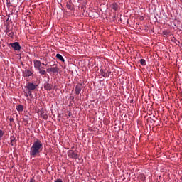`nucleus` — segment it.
Listing matches in <instances>:
<instances>
[{
  "mask_svg": "<svg viewBox=\"0 0 182 182\" xmlns=\"http://www.w3.org/2000/svg\"><path fill=\"white\" fill-rule=\"evenodd\" d=\"M43 149V144L39 139H36L30 149L31 157H39L42 150Z\"/></svg>",
  "mask_w": 182,
  "mask_h": 182,
  "instance_id": "obj_1",
  "label": "nucleus"
},
{
  "mask_svg": "<svg viewBox=\"0 0 182 182\" xmlns=\"http://www.w3.org/2000/svg\"><path fill=\"white\" fill-rule=\"evenodd\" d=\"M68 157H70V159H76L79 157V156L77 155V153H76V151L73 150L68 151Z\"/></svg>",
  "mask_w": 182,
  "mask_h": 182,
  "instance_id": "obj_2",
  "label": "nucleus"
},
{
  "mask_svg": "<svg viewBox=\"0 0 182 182\" xmlns=\"http://www.w3.org/2000/svg\"><path fill=\"white\" fill-rule=\"evenodd\" d=\"M9 45L14 50H21V45H19V42L10 43Z\"/></svg>",
  "mask_w": 182,
  "mask_h": 182,
  "instance_id": "obj_3",
  "label": "nucleus"
},
{
  "mask_svg": "<svg viewBox=\"0 0 182 182\" xmlns=\"http://www.w3.org/2000/svg\"><path fill=\"white\" fill-rule=\"evenodd\" d=\"M36 85L32 83V82H28L26 86L25 87V89H26L27 90H35V89H36Z\"/></svg>",
  "mask_w": 182,
  "mask_h": 182,
  "instance_id": "obj_4",
  "label": "nucleus"
},
{
  "mask_svg": "<svg viewBox=\"0 0 182 182\" xmlns=\"http://www.w3.org/2000/svg\"><path fill=\"white\" fill-rule=\"evenodd\" d=\"M100 73L101 76H103V77H109V75L112 72L107 71V70L100 69Z\"/></svg>",
  "mask_w": 182,
  "mask_h": 182,
  "instance_id": "obj_5",
  "label": "nucleus"
},
{
  "mask_svg": "<svg viewBox=\"0 0 182 182\" xmlns=\"http://www.w3.org/2000/svg\"><path fill=\"white\" fill-rule=\"evenodd\" d=\"M46 70L48 73H58L59 72V68H58L57 66L51 67L50 68H48Z\"/></svg>",
  "mask_w": 182,
  "mask_h": 182,
  "instance_id": "obj_6",
  "label": "nucleus"
},
{
  "mask_svg": "<svg viewBox=\"0 0 182 182\" xmlns=\"http://www.w3.org/2000/svg\"><path fill=\"white\" fill-rule=\"evenodd\" d=\"M42 67V63L40 60H34V68L36 69H38V70H41Z\"/></svg>",
  "mask_w": 182,
  "mask_h": 182,
  "instance_id": "obj_7",
  "label": "nucleus"
},
{
  "mask_svg": "<svg viewBox=\"0 0 182 182\" xmlns=\"http://www.w3.org/2000/svg\"><path fill=\"white\" fill-rule=\"evenodd\" d=\"M82 89H83V85H82V84L77 85L75 87L76 95H80V92H82Z\"/></svg>",
  "mask_w": 182,
  "mask_h": 182,
  "instance_id": "obj_8",
  "label": "nucleus"
},
{
  "mask_svg": "<svg viewBox=\"0 0 182 182\" xmlns=\"http://www.w3.org/2000/svg\"><path fill=\"white\" fill-rule=\"evenodd\" d=\"M54 86L50 83L46 82L44 84V89L45 90H52V89H54Z\"/></svg>",
  "mask_w": 182,
  "mask_h": 182,
  "instance_id": "obj_9",
  "label": "nucleus"
},
{
  "mask_svg": "<svg viewBox=\"0 0 182 182\" xmlns=\"http://www.w3.org/2000/svg\"><path fill=\"white\" fill-rule=\"evenodd\" d=\"M32 71L29 70H26L23 71V75L25 77H29V76H31L32 75Z\"/></svg>",
  "mask_w": 182,
  "mask_h": 182,
  "instance_id": "obj_10",
  "label": "nucleus"
},
{
  "mask_svg": "<svg viewBox=\"0 0 182 182\" xmlns=\"http://www.w3.org/2000/svg\"><path fill=\"white\" fill-rule=\"evenodd\" d=\"M16 110H17V112H23V105H18L16 107Z\"/></svg>",
  "mask_w": 182,
  "mask_h": 182,
  "instance_id": "obj_11",
  "label": "nucleus"
},
{
  "mask_svg": "<svg viewBox=\"0 0 182 182\" xmlns=\"http://www.w3.org/2000/svg\"><path fill=\"white\" fill-rule=\"evenodd\" d=\"M56 58L59 59V60H60L61 62H65V58H63V56H62V55L57 54Z\"/></svg>",
  "mask_w": 182,
  "mask_h": 182,
  "instance_id": "obj_12",
  "label": "nucleus"
},
{
  "mask_svg": "<svg viewBox=\"0 0 182 182\" xmlns=\"http://www.w3.org/2000/svg\"><path fill=\"white\" fill-rule=\"evenodd\" d=\"M112 9H114V11H117V9H119V5H117L116 3H113Z\"/></svg>",
  "mask_w": 182,
  "mask_h": 182,
  "instance_id": "obj_13",
  "label": "nucleus"
},
{
  "mask_svg": "<svg viewBox=\"0 0 182 182\" xmlns=\"http://www.w3.org/2000/svg\"><path fill=\"white\" fill-rule=\"evenodd\" d=\"M68 9H70V11H72L73 9V4H70V3H67L66 5Z\"/></svg>",
  "mask_w": 182,
  "mask_h": 182,
  "instance_id": "obj_14",
  "label": "nucleus"
},
{
  "mask_svg": "<svg viewBox=\"0 0 182 182\" xmlns=\"http://www.w3.org/2000/svg\"><path fill=\"white\" fill-rule=\"evenodd\" d=\"M6 33L10 38L14 36V32H12L11 30H7Z\"/></svg>",
  "mask_w": 182,
  "mask_h": 182,
  "instance_id": "obj_15",
  "label": "nucleus"
},
{
  "mask_svg": "<svg viewBox=\"0 0 182 182\" xmlns=\"http://www.w3.org/2000/svg\"><path fill=\"white\" fill-rule=\"evenodd\" d=\"M139 179H140L141 181H144V180H146V176H144V174H143V173H141V174L139 176Z\"/></svg>",
  "mask_w": 182,
  "mask_h": 182,
  "instance_id": "obj_16",
  "label": "nucleus"
},
{
  "mask_svg": "<svg viewBox=\"0 0 182 182\" xmlns=\"http://www.w3.org/2000/svg\"><path fill=\"white\" fill-rule=\"evenodd\" d=\"M38 71H39L40 75H46V70H42V68H40V70H38Z\"/></svg>",
  "mask_w": 182,
  "mask_h": 182,
  "instance_id": "obj_17",
  "label": "nucleus"
},
{
  "mask_svg": "<svg viewBox=\"0 0 182 182\" xmlns=\"http://www.w3.org/2000/svg\"><path fill=\"white\" fill-rule=\"evenodd\" d=\"M24 93H27L29 96H32V91L29 90H24Z\"/></svg>",
  "mask_w": 182,
  "mask_h": 182,
  "instance_id": "obj_18",
  "label": "nucleus"
},
{
  "mask_svg": "<svg viewBox=\"0 0 182 182\" xmlns=\"http://www.w3.org/2000/svg\"><path fill=\"white\" fill-rule=\"evenodd\" d=\"M140 63H141V65H142V66H146V60L141 59L140 60Z\"/></svg>",
  "mask_w": 182,
  "mask_h": 182,
  "instance_id": "obj_19",
  "label": "nucleus"
},
{
  "mask_svg": "<svg viewBox=\"0 0 182 182\" xmlns=\"http://www.w3.org/2000/svg\"><path fill=\"white\" fill-rule=\"evenodd\" d=\"M4 134H5V132H2L1 129H0V139H2L4 136Z\"/></svg>",
  "mask_w": 182,
  "mask_h": 182,
  "instance_id": "obj_20",
  "label": "nucleus"
},
{
  "mask_svg": "<svg viewBox=\"0 0 182 182\" xmlns=\"http://www.w3.org/2000/svg\"><path fill=\"white\" fill-rule=\"evenodd\" d=\"M55 182H63V181H62L60 178H58Z\"/></svg>",
  "mask_w": 182,
  "mask_h": 182,
  "instance_id": "obj_21",
  "label": "nucleus"
},
{
  "mask_svg": "<svg viewBox=\"0 0 182 182\" xmlns=\"http://www.w3.org/2000/svg\"><path fill=\"white\" fill-rule=\"evenodd\" d=\"M25 93V96H26V97H29V95H28V93L27 92H24Z\"/></svg>",
  "mask_w": 182,
  "mask_h": 182,
  "instance_id": "obj_22",
  "label": "nucleus"
},
{
  "mask_svg": "<svg viewBox=\"0 0 182 182\" xmlns=\"http://www.w3.org/2000/svg\"><path fill=\"white\" fill-rule=\"evenodd\" d=\"M164 35H167V31H163Z\"/></svg>",
  "mask_w": 182,
  "mask_h": 182,
  "instance_id": "obj_23",
  "label": "nucleus"
},
{
  "mask_svg": "<svg viewBox=\"0 0 182 182\" xmlns=\"http://www.w3.org/2000/svg\"><path fill=\"white\" fill-rule=\"evenodd\" d=\"M30 182H36V181H35V179L31 178V179L30 180Z\"/></svg>",
  "mask_w": 182,
  "mask_h": 182,
  "instance_id": "obj_24",
  "label": "nucleus"
},
{
  "mask_svg": "<svg viewBox=\"0 0 182 182\" xmlns=\"http://www.w3.org/2000/svg\"><path fill=\"white\" fill-rule=\"evenodd\" d=\"M41 65H43L44 66H46V65H47V64H45V63H41Z\"/></svg>",
  "mask_w": 182,
  "mask_h": 182,
  "instance_id": "obj_25",
  "label": "nucleus"
},
{
  "mask_svg": "<svg viewBox=\"0 0 182 182\" xmlns=\"http://www.w3.org/2000/svg\"><path fill=\"white\" fill-rule=\"evenodd\" d=\"M12 121H14V119L13 118L10 119V122H12Z\"/></svg>",
  "mask_w": 182,
  "mask_h": 182,
  "instance_id": "obj_26",
  "label": "nucleus"
},
{
  "mask_svg": "<svg viewBox=\"0 0 182 182\" xmlns=\"http://www.w3.org/2000/svg\"><path fill=\"white\" fill-rule=\"evenodd\" d=\"M15 140V139H11V141H14Z\"/></svg>",
  "mask_w": 182,
  "mask_h": 182,
  "instance_id": "obj_27",
  "label": "nucleus"
},
{
  "mask_svg": "<svg viewBox=\"0 0 182 182\" xmlns=\"http://www.w3.org/2000/svg\"><path fill=\"white\" fill-rule=\"evenodd\" d=\"M68 116H70V112H69V114H68Z\"/></svg>",
  "mask_w": 182,
  "mask_h": 182,
  "instance_id": "obj_28",
  "label": "nucleus"
}]
</instances>
